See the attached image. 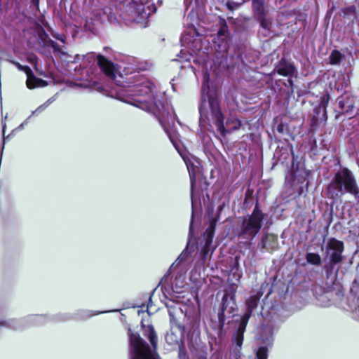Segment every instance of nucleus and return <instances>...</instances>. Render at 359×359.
<instances>
[{
    "label": "nucleus",
    "mask_w": 359,
    "mask_h": 359,
    "mask_svg": "<svg viewBox=\"0 0 359 359\" xmlns=\"http://www.w3.org/2000/svg\"><path fill=\"white\" fill-rule=\"evenodd\" d=\"M43 316H29L24 318L4 320L0 318V327H8L14 330H20L29 325H39L45 321Z\"/></svg>",
    "instance_id": "nucleus-9"
},
{
    "label": "nucleus",
    "mask_w": 359,
    "mask_h": 359,
    "mask_svg": "<svg viewBox=\"0 0 359 359\" xmlns=\"http://www.w3.org/2000/svg\"><path fill=\"white\" fill-rule=\"evenodd\" d=\"M95 62L104 74L114 83L110 92L102 86L87 67H75V76L77 80L86 83H81L86 88L95 89L106 93L109 96L116 97L142 110L153 114L161 123L175 148L180 151L179 134L172 128L176 119L172 107L165 102L164 93L158 92L154 84L139 72L124 78L118 73L116 66L105 57L93 53L83 56V65L87 62Z\"/></svg>",
    "instance_id": "nucleus-1"
},
{
    "label": "nucleus",
    "mask_w": 359,
    "mask_h": 359,
    "mask_svg": "<svg viewBox=\"0 0 359 359\" xmlns=\"http://www.w3.org/2000/svg\"><path fill=\"white\" fill-rule=\"evenodd\" d=\"M347 10H348L350 11H354V7L353 6H351L348 8H347Z\"/></svg>",
    "instance_id": "nucleus-34"
},
{
    "label": "nucleus",
    "mask_w": 359,
    "mask_h": 359,
    "mask_svg": "<svg viewBox=\"0 0 359 359\" xmlns=\"http://www.w3.org/2000/svg\"><path fill=\"white\" fill-rule=\"evenodd\" d=\"M237 309L235 295L233 294L226 293L222 300L221 309L218 312V319L220 324L224 325L226 318L234 316Z\"/></svg>",
    "instance_id": "nucleus-10"
},
{
    "label": "nucleus",
    "mask_w": 359,
    "mask_h": 359,
    "mask_svg": "<svg viewBox=\"0 0 359 359\" xmlns=\"http://www.w3.org/2000/svg\"><path fill=\"white\" fill-rule=\"evenodd\" d=\"M180 359H189L186 354L180 349L179 352ZM198 359H205L204 357H199ZM210 359H223V353L221 351L214 352Z\"/></svg>",
    "instance_id": "nucleus-21"
},
{
    "label": "nucleus",
    "mask_w": 359,
    "mask_h": 359,
    "mask_svg": "<svg viewBox=\"0 0 359 359\" xmlns=\"http://www.w3.org/2000/svg\"><path fill=\"white\" fill-rule=\"evenodd\" d=\"M342 55L338 50H333L330 56V63L337 65L340 62Z\"/></svg>",
    "instance_id": "nucleus-23"
},
{
    "label": "nucleus",
    "mask_w": 359,
    "mask_h": 359,
    "mask_svg": "<svg viewBox=\"0 0 359 359\" xmlns=\"http://www.w3.org/2000/svg\"><path fill=\"white\" fill-rule=\"evenodd\" d=\"M247 324L248 323H245V322L241 321L237 331L233 337V342L236 344L235 348L238 351H240L241 349L244 339L243 335L246 329Z\"/></svg>",
    "instance_id": "nucleus-17"
},
{
    "label": "nucleus",
    "mask_w": 359,
    "mask_h": 359,
    "mask_svg": "<svg viewBox=\"0 0 359 359\" xmlns=\"http://www.w3.org/2000/svg\"><path fill=\"white\" fill-rule=\"evenodd\" d=\"M288 82L290 83V85H292V79H288Z\"/></svg>",
    "instance_id": "nucleus-37"
},
{
    "label": "nucleus",
    "mask_w": 359,
    "mask_h": 359,
    "mask_svg": "<svg viewBox=\"0 0 359 359\" xmlns=\"http://www.w3.org/2000/svg\"><path fill=\"white\" fill-rule=\"evenodd\" d=\"M135 69H139V70H146L147 69V67L146 64L140 63L138 65H135Z\"/></svg>",
    "instance_id": "nucleus-29"
},
{
    "label": "nucleus",
    "mask_w": 359,
    "mask_h": 359,
    "mask_svg": "<svg viewBox=\"0 0 359 359\" xmlns=\"http://www.w3.org/2000/svg\"><path fill=\"white\" fill-rule=\"evenodd\" d=\"M102 313H104V311H102ZM99 313H102V312L93 313L91 311H81V317L83 318H88Z\"/></svg>",
    "instance_id": "nucleus-27"
},
{
    "label": "nucleus",
    "mask_w": 359,
    "mask_h": 359,
    "mask_svg": "<svg viewBox=\"0 0 359 359\" xmlns=\"http://www.w3.org/2000/svg\"><path fill=\"white\" fill-rule=\"evenodd\" d=\"M29 118H30V116H29V117H28V118H27V119H26V120H25L22 123H21V124L19 126L18 128H19V129H22V128H24V126H25V124H27V123L29 122Z\"/></svg>",
    "instance_id": "nucleus-30"
},
{
    "label": "nucleus",
    "mask_w": 359,
    "mask_h": 359,
    "mask_svg": "<svg viewBox=\"0 0 359 359\" xmlns=\"http://www.w3.org/2000/svg\"><path fill=\"white\" fill-rule=\"evenodd\" d=\"M182 312L184 313L186 318L184 330L188 334L199 333L200 327V311L194 305L184 306L180 308Z\"/></svg>",
    "instance_id": "nucleus-8"
},
{
    "label": "nucleus",
    "mask_w": 359,
    "mask_h": 359,
    "mask_svg": "<svg viewBox=\"0 0 359 359\" xmlns=\"http://www.w3.org/2000/svg\"><path fill=\"white\" fill-rule=\"evenodd\" d=\"M257 339L262 344L271 347L274 341L273 325L263 323L258 330Z\"/></svg>",
    "instance_id": "nucleus-13"
},
{
    "label": "nucleus",
    "mask_w": 359,
    "mask_h": 359,
    "mask_svg": "<svg viewBox=\"0 0 359 359\" xmlns=\"http://www.w3.org/2000/svg\"><path fill=\"white\" fill-rule=\"evenodd\" d=\"M261 248L267 251L274 250L278 245V238L273 234H266L261 241Z\"/></svg>",
    "instance_id": "nucleus-18"
},
{
    "label": "nucleus",
    "mask_w": 359,
    "mask_h": 359,
    "mask_svg": "<svg viewBox=\"0 0 359 359\" xmlns=\"http://www.w3.org/2000/svg\"><path fill=\"white\" fill-rule=\"evenodd\" d=\"M189 255L187 248L184 249L182 253L180 255L176 261L172 264V267H174L175 265H178L180 263L185 260Z\"/></svg>",
    "instance_id": "nucleus-26"
},
{
    "label": "nucleus",
    "mask_w": 359,
    "mask_h": 359,
    "mask_svg": "<svg viewBox=\"0 0 359 359\" xmlns=\"http://www.w3.org/2000/svg\"><path fill=\"white\" fill-rule=\"evenodd\" d=\"M277 130L279 132V133H283V126L280 124L277 127Z\"/></svg>",
    "instance_id": "nucleus-32"
},
{
    "label": "nucleus",
    "mask_w": 359,
    "mask_h": 359,
    "mask_svg": "<svg viewBox=\"0 0 359 359\" xmlns=\"http://www.w3.org/2000/svg\"><path fill=\"white\" fill-rule=\"evenodd\" d=\"M324 251L325 260L328 259L329 264L325 266L327 271H332L335 264L340 263L342 259L344 243L336 238H330L325 247L321 248Z\"/></svg>",
    "instance_id": "nucleus-7"
},
{
    "label": "nucleus",
    "mask_w": 359,
    "mask_h": 359,
    "mask_svg": "<svg viewBox=\"0 0 359 359\" xmlns=\"http://www.w3.org/2000/svg\"><path fill=\"white\" fill-rule=\"evenodd\" d=\"M208 79L209 75L205 74L201 88V103L199 107L200 126L206 128L207 124L211 126L212 123L221 135H224L226 130L216 90L214 88L210 87Z\"/></svg>",
    "instance_id": "nucleus-3"
},
{
    "label": "nucleus",
    "mask_w": 359,
    "mask_h": 359,
    "mask_svg": "<svg viewBox=\"0 0 359 359\" xmlns=\"http://www.w3.org/2000/svg\"><path fill=\"white\" fill-rule=\"evenodd\" d=\"M256 356L257 359H267L268 358V348L267 346H260L257 352Z\"/></svg>",
    "instance_id": "nucleus-24"
},
{
    "label": "nucleus",
    "mask_w": 359,
    "mask_h": 359,
    "mask_svg": "<svg viewBox=\"0 0 359 359\" xmlns=\"http://www.w3.org/2000/svg\"><path fill=\"white\" fill-rule=\"evenodd\" d=\"M302 194V189L299 191L298 196H300Z\"/></svg>",
    "instance_id": "nucleus-38"
},
{
    "label": "nucleus",
    "mask_w": 359,
    "mask_h": 359,
    "mask_svg": "<svg viewBox=\"0 0 359 359\" xmlns=\"http://www.w3.org/2000/svg\"><path fill=\"white\" fill-rule=\"evenodd\" d=\"M306 259L308 263L313 265H320L321 264L320 256L317 253L308 252L306 255Z\"/></svg>",
    "instance_id": "nucleus-20"
},
{
    "label": "nucleus",
    "mask_w": 359,
    "mask_h": 359,
    "mask_svg": "<svg viewBox=\"0 0 359 359\" xmlns=\"http://www.w3.org/2000/svg\"><path fill=\"white\" fill-rule=\"evenodd\" d=\"M259 297H260L258 294H253L246 300V311L244 315L242 316L241 321L245 322V323H248L253 310L256 309L258 305Z\"/></svg>",
    "instance_id": "nucleus-15"
},
{
    "label": "nucleus",
    "mask_w": 359,
    "mask_h": 359,
    "mask_svg": "<svg viewBox=\"0 0 359 359\" xmlns=\"http://www.w3.org/2000/svg\"><path fill=\"white\" fill-rule=\"evenodd\" d=\"M276 72L283 76H292L297 73L296 68L293 64L281 60L278 65L276 67Z\"/></svg>",
    "instance_id": "nucleus-16"
},
{
    "label": "nucleus",
    "mask_w": 359,
    "mask_h": 359,
    "mask_svg": "<svg viewBox=\"0 0 359 359\" xmlns=\"http://www.w3.org/2000/svg\"><path fill=\"white\" fill-rule=\"evenodd\" d=\"M9 62L13 64L19 70L25 72L27 77L26 83L28 88L32 89L47 86L48 83L46 81L34 76L32 69L29 67L23 66L15 61L9 60Z\"/></svg>",
    "instance_id": "nucleus-12"
},
{
    "label": "nucleus",
    "mask_w": 359,
    "mask_h": 359,
    "mask_svg": "<svg viewBox=\"0 0 359 359\" xmlns=\"http://www.w3.org/2000/svg\"><path fill=\"white\" fill-rule=\"evenodd\" d=\"M32 1L34 4H38L39 3V0H32Z\"/></svg>",
    "instance_id": "nucleus-36"
},
{
    "label": "nucleus",
    "mask_w": 359,
    "mask_h": 359,
    "mask_svg": "<svg viewBox=\"0 0 359 359\" xmlns=\"http://www.w3.org/2000/svg\"><path fill=\"white\" fill-rule=\"evenodd\" d=\"M109 10V8H106L104 10V13H107V18H108V20L110 21V22H114V21H116V15L112 13V12H109V13H107V11Z\"/></svg>",
    "instance_id": "nucleus-28"
},
{
    "label": "nucleus",
    "mask_w": 359,
    "mask_h": 359,
    "mask_svg": "<svg viewBox=\"0 0 359 359\" xmlns=\"http://www.w3.org/2000/svg\"><path fill=\"white\" fill-rule=\"evenodd\" d=\"M156 11L152 0H131L125 6L121 15L130 21L144 25L149 16Z\"/></svg>",
    "instance_id": "nucleus-5"
},
{
    "label": "nucleus",
    "mask_w": 359,
    "mask_h": 359,
    "mask_svg": "<svg viewBox=\"0 0 359 359\" xmlns=\"http://www.w3.org/2000/svg\"><path fill=\"white\" fill-rule=\"evenodd\" d=\"M202 4L203 0H184L187 10H191L186 18V29L181 37L182 49L177 55V61L189 62L191 58H193L194 62L197 64L200 62V60H205V52L203 50V38L194 27V24L197 22V17L194 11V6Z\"/></svg>",
    "instance_id": "nucleus-2"
},
{
    "label": "nucleus",
    "mask_w": 359,
    "mask_h": 359,
    "mask_svg": "<svg viewBox=\"0 0 359 359\" xmlns=\"http://www.w3.org/2000/svg\"><path fill=\"white\" fill-rule=\"evenodd\" d=\"M264 219V215L256 205L251 215L243 218L238 236L240 238L251 241L259 232Z\"/></svg>",
    "instance_id": "nucleus-6"
},
{
    "label": "nucleus",
    "mask_w": 359,
    "mask_h": 359,
    "mask_svg": "<svg viewBox=\"0 0 359 359\" xmlns=\"http://www.w3.org/2000/svg\"><path fill=\"white\" fill-rule=\"evenodd\" d=\"M292 170H294V165H292ZM293 172H294V177H296V176H297V174H296L295 171H294V170H293Z\"/></svg>",
    "instance_id": "nucleus-35"
},
{
    "label": "nucleus",
    "mask_w": 359,
    "mask_h": 359,
    "mask_svg": "<svg viewBox=\"0 0 359 359\" xmlns=\"http://www.w3.org/2000/svg\"><path fill=\"white\" fill-rule=\"evenodd\" d=\"M169 315L172 317V314L170 311H169Z\"/></svg>",
    "instance_id": "nucleus-39"
},
{
    "label": "nucleus",
    "mask_w": 359,
    "mask_h": 359,
    "mask_svg": "<svg viewBox=\"0 0 359 359\" xmlns=\"http://www.w3.org/2000/svg\"><path fill=\"white\" fill-rule=\"evenodd\" d=\"M252 7L257 19L266 17L264 0H252Z\"/></svg>",
    "instance_id": "nucleus-19"
},
{
    "label": "nucleus",
    "mask_w": 359,
    "mask_h": 359,
    "mask_svg": "<svg viewBox=\"0 0 359 359\" xmlns=\"http://www.w3.org/2000/svg\"><path fill=\"white\" fill-rule=\"evenodd\" d=\"M185 161L187 170L189 171L190 182H191V207H192V214H191V220L189 226V235L192 234V229H193V220L194 217V184L196 180V167L193 163L190 161Z\"/></svg>",
    "instance_id": "nucleus-14"
},
{
    "label": "nucleus",
    "mask_w": 359,
    "mask_h": 359,
    "mask_svg": "<svg viewBox=\"0 0 359 359\" xmlns=\"http://www.w3.org/2000/svg\"><path fill=\"white\" fill-rule=\"evenodd\" d=\"M225 204L223 203L222 204L219 205L217 208V212L218 215L220 214V212L222 211Z\"/></svg>",
    "instance_id": "nucleus-31"
},
{
    "label": "nucleus",
    "mask_w": 359,
    "mask_h": 359,
    "mask_svg": "<svg viewBox=\"0 0 359 359\" xmlns=\"http://www.w3.org/2000/svg\"><path fill=\"white\" fill-rule=\"evenodd\" d=\"M305 176L304 177V180H305L306 177L308 176L309 173L306 171H304Z\"/></svg>",
    "instance_id": "nucleus-33"
},
{
    "label": "nucleus",
    "mask_w": 359,
    "mask_h": 359,
    "mask_svg": "<svg viewBox=\"0 0 359 359\" xmlns=\"http://www.w3.org/2000/svg\"><path fill=\"white\" fill-rule=\"evenodd\" d=\"M229 34L226 24H223L219 29L217 36L213 39L215 49L220 53H226L229 46Z\"/></svg>",
    "instance_id": "nucleus-11"
},
{
    "label": "nucleus",
    "mask_w": 359,
    "mask_h": 359,
    "mask_svg": "<svg viewBox=\"0 0 359 359\" xmlns=\"http://www.w3.org/2000/svg\"><path fill=\"white\" fill-rule=\"evenodd\" d=\"M258 21L260 23V27L265 29L266 31L269 32L270 29V26L271 24V22L266 19V17H264L263 18H257Z\"/></svg>",
    "instance_id": "nucleus-25"
},
{
    "label": "nucleus",
    "mask_w": 359,
    "mask_h": 359,
    "mask_svg": "<svg viewBox=\"0 0 359 359\" xmlns=\"http://www.w3.org/2000/svg\"><path fill=\"white\" fill-rule=\"evenodd\" d=\"M55 100V96L49 98L46 102L40 105L36 110L33 111L32 115L39 114L45 110L51 103Z\"/></svg>",
    "instance_id": "nucleus-22"
},
{
    "label": "nucleus",
    "mask_w": 359,
    "mask_h": 359,
    "mask_svg": "<svg viewBox=\"0 0 359 359\" xmlns=\"http://www.w3.org/2000/svg\"><path fill=\"white\" fill-rule=\"evenodd\" d=\"M345 192L353 195L359 203V187L356 180L352 172L346 168L336 172L328 187V194L333 199L342 196Z\"/></svg>",
    "instance_id": "nucleus-4"
}]
</instances>
